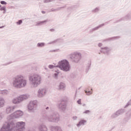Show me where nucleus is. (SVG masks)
<instances>
[{"instance_id": "5", "label": "nucleus", "mask_w": 131, "mask_h": 131, "mask_svg": "<svg viewBox=\"0 0 131 131\" xmlns=\"http://www.w3.org/2000/svg\"><path fill=\"white\" fill-rule=\"evenodd\" d=\"M46 118L49 122H53L54 123H57L60 121V116L56 112H53L50 115L46 116Z\"/></svg>"}, {"instance_id": "21", "label": "nucleus", "mask_w": 131, "mask_h": 131, "mask_svg": "<svg viewBox=\"0 0 131 131\" xmlns=\"http://www.w3.org/2000/svg\"><path fill=\"white\" fill-rule=\"evenodd\" d=\"M66 87V86L65 85V84L63 82H61L59 83L58 89L61 91H65Z\"/></svg>"}, {"instance_id": "47", "label": "nucleus", "mask_w": 131, "mask_h": 131, "mask_svg": "<svg viewBox=\"0 0 131 131\" xmlns=\"http://www.w3.org/2000/svg\"><path fill=\"white\" fill-rule=\"evenodd\" d=\"M3 14H6V12H7V9H5L4 10H3Z\"/></svg>"}, {"instance_id": "51", "label": "nucleus", "mask_w": 131, "mask_h": 131, "mask_svg": "<svg viewBox=\"0 0 131 131\" xmlns=\"http://www.w3.org/2000/svg\"><path fill=\"white\" fill-rule=\"evenodd\" d=\"M115 128V127H113L112 128L111 130H112V129H114Z\"/></svg>"}, {"instance_id": "11", "label": "nucleus", "mask_w": 131, "mask_h": 131, "mask_svg": "<svg viewBox=\"0 0 131 131\" xmlns=\"http://www.w3.org/2000/svg\"><path fill=\"white\" fill-rule=\"evenodd\" d=\"M125 112V110L122 108L119 109L111 115V118H112V119H114V118H117L118 116H119L120 115H122V114H123V113H124Z\"/></svg>"}, {"instance_id": "35", "label": "nucleus", "mask_w": 131, "mask_h": 131, "mask_svg": "<svg viewBox=\"0 0 131 131\" xmlns=\"http://www.w3.org/2000/svg\"><path fill=\"white\" fill-rule=\"evenodd\" d=\"M59 75V73H56L54 74V78H55L56 79H57V78H58V75Z\"/></svg>"}, {"instance_id": "46", "label": "nucleus", "mask_w": 131, "mask_h": 131, "mask_svg": "<svg viewBox=\"0 0 131 131\" xmlns=\"http://www.w3.org/2000/svg\"><path fill=\"white\" fill-rule=\"evenodd\" d=\"M3 116H2V113H0V120H2Z\"/></svg>"}, {"instance_id": "42", "label": "nucleus", "mask_w": 131, "mask_h": 131, "mask_svg": "<svg viewBox=\"0 0 131 131\" xmlns=\"http://www.w3.org/2000/svg\"><path fill=\"white\" fill-rule=\"evenodd\" d=\"M44 109H46L47 111L50 110V108L48 106L44 107Z\"/></svg>"}, {"instance_id": "52", "label": "nucleus", "mask_w": 131, "mask_h": 131, "mask_svg": "<svg viewBox=\"0 0 131 131\" xmlns=\"http://www.w3.org/2000/svg\"><path fill=\"white\" fill-rule=\"evenodd\" d=\"M45 69H46V70H48V69L47 68H45Z\"/></svg>"}, {"instance_id": "34", "label": "nucleus", "mask_w": 131, "mask_h": 131, "mask_svg": "<svg viewBox=\"0 0 131 131\" xmlns=\"http://www.w3.org/2000/svg\"><path fill=\"white\" fill-rule=\"evenodd\" d=\"M74 8H78V5H74L73 7H69L68 10H73Z\"/></svg>"}, {"instance_id": "41", "label": "nucleus", "mask_w": 131, "mask_h": 131, "mask_svg": "<svg viewBox=\"0 0 131 131\" xmlns=\"http://www.w3.org/2000/svg\"><path fill=\"white\" fill-rule=\"evenodd\" d=\"M44 3L48 4V3H51V0H45Z\"/></svg>"}, {"instance_id": "29", "label": "nucleus", "mask_w": 131, "mask_h": 131, "mask_svg": "<svg viewBox=\"0 0 131 131\" xmlns=\"http://www.w3.org/2000/svg\"><path fill=\"white\" fill-rule=\"evenodd\" d=\"M118 38H120V37L119 36H117V37H112V38H110L108 39H107L106 40V41H109L110 40H113L114 39H118Z\"/></svg>"}, {"instance_id": "56", "label": "nucleus", "mask_w": 131, "mask_h": 131, "mask_svg": "<svg viewBox=\"0 0 131 131\" xmlns=\"http://www.w3.org/2000/svg\"><path fill=\"white\" fill-rule=\"evenodd\" d=\"M68 126H70V125H69Z\"/></svg>"}, {"instance_id": "26", "label": "nucleus", "mask_w": 131, "mask_h": 131, "mask_svg": "<svg viewBox=\"0 0 131 131\" xmlns=\"http://www.w3.org/2000/svg\"><path fill=\"white\" fill-rule=\"evenodd\" d=\"M5 106V99L3 98H0V108Z\"/></svg>"}, {"instance_id": "49", "label": "nucleus", "mask_w": 131, "mask_h": 131, "mask_svg": "<svg viewBox=\"0 0 131 131\" xmlns=\"http://www.w3.org/2000/svg\"><path fill=\"white\" fill-rule=\"evenodd\" d=\"M4 27H5V26H2V27H0V29L4 28Z\"/></svg>"}, {"instance_id": "27", "label": "nucleus", "mask_w": 131, "mask_h": 131, "mask_svg": "<svg viewBox=\"0 0 131 131\" xmlns=\"http://www.w3.org/2000/svg\"><path fill=\"white\" fill-rule=\"evenodd\" d=\"M46 46V43L45 42H39L37 44V48H43Z\"/></svg>"}, {"instance_id": "37", "label": "nucleus", "mask_w": 131, "mask_h": 131, "mask_svg": "<svg viewBox=\"0 0 131 131\" xmlns=\"http://www.w3.org/2000/svg\"><path fill=\"white\" fill-rule=\"evenodd\" d=\"M0 4L1 5H7V3L5 1H1Z\"/></svg>"}, {"instance_id": "36", "label": "nucleus", "mask_w": 131, "mask_h": 131, "mask_svg": "<svg viewBox=\"0 0 131 131\" xmlns=\"http://www.w3.org/2000/svg\"><path fill=\"white\" fill-rule=\"evenodd\" d=\"M11 63H12V62H7V63L2 64V66H7L8 65H10V64H11Z\"/></svg>"}, {"instance_id": "12", "label": "nucleus", "mask_w": 131, "mask_h": 131, "mask_svg": "<svg viewBox=\"0 0 131 131\" xmlns=\"http://www.w3.org/2000/svg\"><path fill=\"white\" fill-rule=\"evenodd\" d=\"M57 106L58 109H59L60 111H65L67 107V104H66V102L64 101H61L57 104Z\"/></svg>"}, {"instance_id": "24", "label": "nucleus", "mask_w": 131, "mask_h": 131, "mask_svg": "<svg viewBox=\"0 0 131 131\" xmlns=\"http://www.w3.org/2000/svg\"><path fill=\"white\" fill-rule=\"evenodd\" d=\"M9 91L7 90H0V94L3 95L4 96H7V95H9Z\"/></svg>"}, {"instance_id": "6", "label": "nucleus", "mask_w": 131, "mask_h": 131, "mask_svg": "<svg viewBox=\"0 0 131 131\" xmlns=\"http://www.w3.org/2000/svg\"><path fill=\"white\" fill-rule=\"evenodd\" d=\"M70 59L74 63H78L81 60V53L75 52L71 54Z\"/></svg>"}, {"instance_id": "44", "label": "nucleus", "mask_w": 131, "mask_h": 131, "mask_svg": "<svg viewBox=\"0 0 131 131\" xmlns=\"http://www.w3.org/2000/svg\"><path fill=\"white\" fill-rule=\"evenodd\" d=\"M50 31H51V32H55V29H51L50 30Z\"/></svg>"}, {"instance_id": "53", "label": "nucleus", "mask_w": 131, "mask_h": 131, "mask_svg": "<svg viewBox=\"0 0 131 131\" xmlns=\"http://www.w3.org/2000/svg\"><path fill=\"white\" fill-rule=\"evenodd\" d=\"M82 106H85V104H83L82 105Z\"/></svg>"}, {"instance_id": "10", "label": "nucleus", "mask_w": 131, "mask_h": 131, "mask_svg": "<svg viewBox=\"0 0 131 131\" xmlns=\"http://www.w3.org/2000/svg\"><path fill=\"white\" fill-rule=\"evenodd\" d=\"M37 108V101L36 100L30 102L28 105V108L29 111L33 112Z\"/></svg>"}, {"instance_id": "19", "label": "nucleus", "mask_w": 131, "mask_h": 131, "mask_svg": "<svg viewBox=\"0 0 131 131\" xmlns=\"http://www.w3.org/2000/svg\"><path fill=\"white\" fill-rule=\"evenodd\" d=\"M87 121L85 120H81L79 121L78 123L76 124L77 127H79V126H81V125L83 126L86 123Z\"/></svg>"}, {"instance_id": "43", "label": "nucleus", "mask_w": 131, "mask_h": 131, "mask_svg": "<svg viewBox=\"0 0 131 131\" xmlns=\"http://www.w3.org/2000/svg\"><path fill=\"white\" fill-rule=\"evenodd\" d=\"M73 119L74 120H76L77 119V116L73 117Z\"/></svg>"}, {"instance_id": "33", "label": "nucleus", "mask_w": 131, "mask_h": 131, "mask_svg": "<svg viewBox=\"0 0 131 131\" xmlns=\"http://www.w3.org/2000/svg\"><path fill=\"white\" fill-rule=\"evenodd\" d=\"M23 23V21H22L21 19L19 20L16 23L17 25H21Z\"/></svg>"}, {"instance_id": "48", "label": "nucleus", "mask_w": 131, "mask_h": 131, "mask_svg": "<svg viewBox=\"0 0 131 131\" xmlns=\"http://www.w3.org/2000/svg\"><path fill=\"white\" fill-rule=\"evenodd\" d=\"M41 13L42 14H46V11H42Z\"/></svg>"}, {"instance_id": "22", "label": "nucleus", "mask_w": 131, "mask_h": 131, "mask_svg": "<svg viewBox=\"0 0 131 131\" xmlns=\"http://www.w3.org/2000/svg\"><path fill=\"white\" fill-rule=\"evenodd\" d=\"M48 22V19L43 20V21H37L36 23L35 26H41L42 24H45V23H47Z\"/></svg>"}, {"instance_id": "1", "label": "nucleus", "mask_w": 131, "mask_h": 131, "mask_svg": "<svg viewBox=\"0 0 131 131\" xmlns=\"http://www.w3.org/2000/svg\"><path fill=\"white\" fill-rule=\"evenodd\" d=\"M25 78L24 76L19 75L13 78L12 84L14 88L16 89H21L25 88L27 84V80Z\"/></svg>"}, {"instance_id": "25", "label": "nucleus", "mask_w": 131, "mask_h": 131, "mask_svg": "<svg viewBox=\"0 0 131 131\" xmlns=\"http://www.w3.org/2000/svg\"><path fill=\"white\" fill-rule=\"evenodd\" d=\"M64 8H66V5L63 7H58L56 9H51L50 12H56L57 11H60V10H61V9H64Z\"/></svg>"}, {"instance_id": "4", "label": "nucleus", "mask_w": 131, "mask_h": 131, "mask_svg": "<svg viewBox=\"0 0 131 131\" xmlns=\"http://www.w3.org/2000/svg\"><path fill=\"white\" fill-rule=\"evenodd\" d=\"M12 130L14 131H23L25 130V122L23 121L16 122L12 121Z\"/></svg>"}, {"instance_id": "30", "label": "nucleus", "mask_w": 131, "mask_h": 131, "mask_svg": "<svg viewBox=\"0 0 131 131\" xmlns=\"http://www.w3.org/2000/svg\"><path fill=\"white\" fill-rule=\"evenodd\" d=\"M60 40H61V39H56L52 42H49V45H52V43H56V42H58V41H60Z\"/></svg>"}, {"instance_id": "14", "label": "nucleus", "mask_w": 131, "mask_h": 131, "mask_svg": "<svg viewBox=\"0 0 131 131\" xmlns=\"http://www.w3.org/2000/svg\"><path fill=\"white\" fill-rule=\"evenodd\" d=\"M109 24V21L106 22L105 24H102L101 25H100L99 26L94 28L93 29H92L90 30V33H93L94 31H96L99 29V28H101V27H103V26H105V25Z\"/></svg>"}, {"instance_id": "31", "label": "nucleus", "mask_w": 131, "mask_h": 131, "mask_svg": "<svg viewBox=\"0 0 131 131\" xmlns=\"http://www.w3.org/2000/svg\"><path fill=\"white\" fill-rule=\"evenodd\" d=\"M91 68V63H89L87 67L86 68V72L88 73L89 72V70H90V68Z\"/></svg>"}, {"instance_id": "7", "label": "nucleus", "mask_w": 131, "mask_h": 131, "mask_svg": "<svg viewBox=\"0 0 131 131\" xmlns=\"http://www.w3.org/2000/svg\"><path fill=\"white\" fill-rule=\"evenodd\" d=\"M23 115V112L20 110H17L14 112V113L11 114L7 117V119L8 121H14L13 119L14 118H18L20 117V116H22Z\"/></svg>"}, {"instance_id": "54", "label": "nucleus", "mask_w": 131, "mask_h": 131, "mask_svg": "<svg viewBox=\"0 0 131 131\" xmlns=\"http://www.w3.org/2000/svg\"><path fill=\"white\" fill-rule=\"evenodd\" d=\"M0 8H2V5H1V4H0Z\"/></svg>"}, {"instance_id": "13", "label": "nucleus", "mask_w": 131, "mask_h": 131, "mask_svg": "<svg viewBox=\"0 0 131 131\" xmlns=\"http://www.w3.org/2000/svg\"><path fill=\"white\" fill-rule=\"evenodd\" d=\"M46 94H47V90L45 88L40 89L38 91V98H42L45 97Z\"/></svg>"}, {"instance_id": "38", "label": "nucleus", "mask_w": 131, "mask_h": 131, "mask_svg": "<svg viewBox=\"0 0 131 131\" xmlns=\"http://www.w3.org/2000/svg\"><path fill=\"white\" fill-rule=\"evenodd\" d=\"M6 10V6H3L0 8V11H4Z\"/></svg>"}, {"instance_id": "2", "label": "nucleus", "mask_w": 131, "mask_h": 131, "mask_svg": "<svg viewBox=\"0 0 131 131\" xmlns=\"http://www.w3.org/2000/svg\"><path fill=\"white\" fill-rule=\"evenodd\" d=\"M59 68L60 70L64 71V72H68L70 71V64L69 61L67 59H62L58 62V64L57 66H53L50 64L49 66L50 69H53V68Z\"/></svg>"}, {"instance_id": "9", "label": "nucleus", "mask_w": 131, "mask_h": 131, "mask_svg": "<svg viewBox=\"0 0 131 131\" xmlns=\"http://www.w3.org/2000/svg\"><path fill=\"white\" fill-rule=\"evenodd\" d=\"M13 125L12 121H9L7 123L5 124L0 129V131H11L13 130Z\"/></svg>"}, {"instance_id": "45", "label": "nucleus", "mask_w": 131, "mask_h": 131, "mask_svg": "<svg viewBox=\"0 0 131 131\" xmlns=\"http://www.w3.org/2000/svg\"><path fill=\"white\" fill-rule=\"evenodd\" d=\"M98 46V47H102V46H103V44H102V43H99Z\"/></svg>"}, {"instance_id": "8", "label": "nucleus", "mask_w": 131, "mask_h": 131, "mask_svg": "<svg viewBox=\"0 0 131 131\" xmlns=\"http://www.w3.org/2000/svg\"><path fill=\"white\" fill-rule=\"evenodd\" d=\"M28 95H20L17 98H14L12 100V103H13V104H19V103L23 102V101L26 100V99H28Z\"/></svg>"}, {"instance_id": "18", "label": "nucleus", "mask_w": 131, "mask_h": 131, "mask_svg": "<svg viewBox=\"0 0 131 131\" xmlns=\"http://www.w3.org/2000/svg\"><path fill=\"white\" fill-rule=\"evenodd\" d=\"M50 130L51 131H63L62 130V128L60 126H51L50 127Z\"/></svg>"}, {"instance_id": "16", "label": "nucleus", "mask_w": 131, "mask_h": 131, "mask_svg": "<svg viewBox=\"0 0 131 131\" xmlns=\"http://www.w3.org/2000/svg\"><path fill=\"white\" fill-rule=\"evenodd\" d=\"M16 108H17V106H7L6 108V113H7V114L12 113V112H14Z\"/></svg>"}, {"instance_id": "20", "label": "nucleus", "mask_w": 131, "mask_h": 131, "mask_svg": "<svg viewBox=\"0 0 131 131\" xmlns=\"http://www.w3.org/2000/svg\"><path fill=\"white\" fill-rule=\"evenodd\" d=\"M131 18V15L129 14H127L124 17L121 18L119 20L117 21V22H121V21H122V20H128Z\"/></svg>"}, {"instance_id": "39", "label": "nucleus", "mask_w": 131, "mask_h": 131, "mask_svg": "<svg viewBox=\"0 0 131 131\" xmlns=\"http://www.w3.org/2000/svg\"><path fill=\"white\" fill-rule=\"evenodd\" d=\"M77 102L78 104H79V105H81V99H79L77 100Z\"/></svg>"}, {"instance_id": "55", "label": "nucleus", "mask_w": 131, "mask_h": 131, "mask_svg": "<svg viewBox=\"0 0 131 131\" xmlns=\"http://www.w3.org/2000/svg\"><path fill=\"white\" fill-rule=\"evenodd\" d=\"M91 91H93V89H91Z\"/></svg>"}, {"instance_id": "3", "label": "nucleus", "mask_w": 131, "mask_h": 131, "mask_svg": "<svg viewBox=\"0 0 131 131\" xmlns=\"http://www.w3.org/2000/svg\"><path fill=\"white\" fill-rule=\"evenodd\" d=\"M30 83L33 88H37L41 83V76L37 74H34L29 78Z\"/></svg>"}, {"instance_id": "23", "label": "nucleus", "mask_w": 131, "mask_h": 131, "mask_svg": "<svg viewBox=\"0 0 131 131\" xmlns=\"http://www.w3.org/2000/svg\"><path fill=\"white\" fill-rule=\"evenodd\" d=\"M130 117H131V112H128L126 114V117L124 119L125 121H128L129 119H130Z\"/></svg>"}, {"instance_id": "50", "label": "nucleus", "mask_w": 131, "mask_h": 131, "mask_svg": "<svg viewBox=\"0 0 131 131\" xmlns=\"http://www.w3.org/2000/svg\"><path fill=\"white\" fill-rule=\"evenodd\" d=\"M50 52H56V50L50 51Z\"/></svg>"}, {"instance_id": "28", "label": "nucleus", "mask_w": 131, "mask_h": 131, "mask_svg": "<svg viewBox=\"0 0 131 131\" xmlns=\"http://www.w3.org/2000/svg\"><path fill=\"white\" fill-rule=\"evenodd\" d=\"M100 12V7H96L92 10V13H99Z\"/></svg>"}, {"instance_id": "17", "label": "nucleus", "mask_w": 131, "mask_h": 131, "mask_svg": "<svg viewBox=\"0 0 131 131\" xmlns=\"http://www.w3.org/2000/svg\"><path fill=\"white\" fill-rule=\"evenodd\" d=\"M39 131H48V127L43 124H41L38 126Z\"/></svg>"}, {"instance_id": "40", "label": "nucleus", "mask_w": 131, "mask_h": 131, "mask_svg": "<svg viewBox=\"0 0 131 131\" xmlns=\"http://www.w3.org/2000/svg\"><path fill=\"white\" fill-rule=\"evenodd\" d=\"M91 112L90 110H86L85 112H83L85 114H88V113H90Z\"/></svg>"}, {"instance_id": "15", "label": "nucleus", "mask_w": 131, "mask_h": 131, "mask_svg": "<svg viewBox=\"0 0 131 131\" xmlns=\"http://www.w3.org/2000/svg\"><path fill=\"white\" fill-rule=\"evenodd\" d=\"M101 49L100 52L103 53V54H105V55H109V52L111 51V49L108 47L101 48Z\"/></svg>"}, {"instance_id": "32", "label": "nucleus", "mask_w": 131, "mask_h": 131, "mask_svg": "<svg viewBox=\"0 0 131 131\" xmlns=\"http://www.w3.org/2000/svg\"><path fill=\"white\" fill-rule=\"evenodd\" d=\"M84 92L87 96H91V95H92V94H93V92H92L90 91L88 92V91L85 90Z\"/></svg>"}]
</instances>
